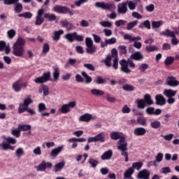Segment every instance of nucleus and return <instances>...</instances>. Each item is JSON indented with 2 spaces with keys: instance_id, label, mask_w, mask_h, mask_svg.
I'll return each instance as SVG.
<instances>
[{
  "instance_id": "f257e3e1",
  "label": "nucleus",
  "mask_w": 179,
  "mask_h": 179,
  "mask_svg": "<svg viewBox=\"0 0 179 179\" xmlns=\"http://www.w3.org/2000/svg\"><path fill=\"white\" fill-rule=\"evenodd\" d=\"M96 8H100L103 9V10H109L111 12L110 14L107 15V17L110 19L111 20H114L117 19V13H115L116 6L113 2H108L105 3L103 1H98L95 3Z\"/></svg>"
},
{
  "instance_id": "f03ea898",
  "label": "nucleus",
  "mask_w": 179,
  "mask_h": 179,
  "mask_svg": "<svg viewBox=\"0 0 179 179\" xmlns=\"http://www.w3.org/2000/svg\"><path fill=\"white\" fill-rule=\"evenodd\" d=\"M26 39L18 37L13 45V54L15 57H23L24 55V45Z\"/></svg>"
},
{
  "instance_id": "7ed1b4c3",
  "label": "nucleus",
  "mask_w": 179,
  "mask_h": 179,
  "mask_svg": "<svg viewBox=\"0 0 179 179\" xmlns=\"http://www.w3.org/2000/svg\"><path fill=\"white\" fill-rule=\"evenodd\" d=\"M120 65L121 66L120 71L121 72H123L124 73H131L132 71H131L130 68H132V69H135L136 67V65L135 63H134V61L131 59L125 60V59H122L119 62ZM129 66V67L128 66Z\"/></svg>"
},
{
  "instance_id": "20e7f679",
  "label": "nucleus",
  "mask_w": 179,
  "mask_h": 179,
  "mask_svg": "<svg viewBox=\"0 0 179 179\" xmlns=\"http://www.w3.org/2000/svg\"><path fill=\"white\" fill-rule=\"evenodd\" d=\"M85 45L87 47V54H94V52L97 51V48L96 45H93V40H92V38L87 37L85 38Z\"/></svg>"
},
{
  "instance_id": "39448f33",
  "label": "nucleus",
  "mask_w": 179,
  "mask_h": 179,
  "mask_svg": "<svg viewBox=\"0 0 179 179\" xmlns=\"http://www.w3.org/2000/svg\"><path fill=\"white\" fill-rule=\"evenodd\" d=\"M48 80H51V72L50 71L45 72L41 76L37 77L34 79V82L39 85H43V83H45Z\"/></svg>"
},
{
  "instance_id": "423d86ee",
  "label": "nucleus",
  "mask_w": 179,
  "mask_h": 179,
  "mask_svg": "<svg viewBox=\"0 0 179 179\" xmlns=\"http://www.w3.org/2000/svg\"><path fill=\"white\" fill-rule=\"evenodd\" d=\"M76 106V101H73L69 103L63 104L62 107L59 109V111L62 114H68L71 111V108H75Z\"/></svg>"
},
{
  "instance_id": "0eeeda50",
  "label": "nucleus",
  "mask_w": 179,
  "mask_h": 179,
  "mask_svg": "<svg viewBox=\"0 0 179 179\" xmlns=\"http://www.w3.org/2000/svg\"><path fill=\"white\" fill-rule=\"evenodd\" d=\"M45 12V10H44V8H41L38 10L35 21L36 26H41V24L44 23V17H43V15H44Z\"/></svg>"
},
{
  "instance_id": "6e6552de",
  "label": "nucleus",
  "mask_w": 179,
  "mask_h": 179,
  "mask_svg": "<svg viewBox=\"0 0 179 179\" xmlns=\"http://www.w3.org/2000/svg\"><path fill=\"white\" fill-rule=\"evenodd\" d=\"M118 150H128V142L125 140V136L120 138L117 143Z\"/></svg>"
},
{
  "instance_id": "1a4fd4ad",
  "label": "nucleus",
  "mask_w": 179,
  "mask_h": 179,
  "mask_svg": "<svg viewBox=\"0 0 179 179\" xmlns=\"http://www.w3.org/2000/svg\"><path fill=\"white\" fill-rule=\"evenodd\" d=\"M52 164L51 162H45L43 161L38 166H36L37 171H45L46 169H51Z\"/></svg>"
},
{
  "instance_id": "9d476101",
  "label": "nucleus",
  "mask_w": 179,
  "mask_h": 179,
  "mask_svg": "<svg viewBox=\"0 0 179 179\" xmlns=\"http://www.w3.org/2000/svg\"><path fill=\"white\" fill-rule=\"evenodd\" d=\"M111 54L110 57L113 59V67L114 69H118V52L117 49H112Z\"/></svg>"
},
{
  "instance_id": "9b49d317",
  "label": "nucleus",
  "mask_w": 179,
  "mask_h": 179,
  "mask_svg": "<svg viewBox=\"0 0 179 179\" xmlns=\"http://www.w3.org/2000/svg\"><path fill=\"white\" fill-rule=\"evenodd\" d=\"M92 120H96V117L92 115L90 113H85L78 118L80 122H90Z\"/></svg>"
},
{
  "instance_id": "f8f14e48",
  "label": "nucleus",
  "mask_w": 179,
  "mask_h": 179,
  "mask_svg": "<svg viewBox=\"0 0 179 179\" xmlns=\"http://www.w3.org/2000/svg\"><path fill=\"white\" fill-rule=\"evenodd\" d=\"M69 10V8L66 6H62L59 5H56L53 7V11L56 12L57 13H60L62 15H64Z\"/></svg>"
},
{
  "instance_id": "ddd939ff",
  "label": "nucleus",
  "mask_w": 179,
  "mask_h": 179,
  "mask_svg": "<svg viewBox=\"0 0 179 179\" xmlns=\"http://www.w3.org/2000/svg\"><path fill=\"white\" fill-rule=\"evenodd\" d=\"M127 12L128 7L126 2L120 3L117 5V13L119 15H125Z\"/></svg>"
},
{
  "instance_id": "4468645a",
  "label": "nucleus",
  "mask_w": 179,
  "mask_h": 179,
  "mask_svg": "<svg viewBox=\"0 0 179 179\" xmlns=\"http://www.w3.org/2000/svg\"><path fill=\"white\" fill-rule=\"evenodd\" d=\"M166 85H168V86H171V87H176L178 86L179 81L177 80L175 77L169 76L166 78Z\"/></svg>"
},
{
  "instance_id": "2eb2a0df",
  "label": "nucleus",
  "mask_w": 179,
  "mask_h": 179,
  "mask_svg": "<svg viewBox=\"0 0 179 179\" xmlns=\"http://www.w3.org/2000/svg\"><path fill=\"white\" fill-rule=\"evenodd\" d=\"M117 43V38L115 37L110 38L109 39L106 38L104 42H101V48H104L107 45H111Z\"/></svg>"
},
{
  "instance_id": "dca6fc26",
  "label": "nucleus",
  "mask_w": 179,
  "mask_h": 179,
  "mask_svg": "<svg viewBox=\"0 0 179 179\" xmlns=\"http://www.w3.org/2000/svg\"><path fill=\"white\" fill-rule=\"evenodd\" d=\"M150 177V172L148 169H143L138 172L137 178L138 179H149Z\"/></svg>"
},
{
  "instance_id": "f3484780",
  "label": "nucleus",
  "mask_w": 179,
  "mask_h": 179,
  "mask_svg": "<svg viewBox=\"0 0 179 179\" xmlns=\"http://www.w3.org/2000/svg\"><path fill=\"white\" fill-rule=\"evenodd\" d=\"M145 111L149 115H160L162 114V109L155 110L153 107L148 108Z\"/></svg>"
},
{
  "instance_id": "a211bd4d",
  "label": "nucleus",
  "mask_w": 179,
  "mask_h": 179,
  "mask_svg": "<svg viewBox=\"0 0 179 179\" xmlns=\"http://www.w3.org/2000/svg\"><path fill=\"white\" fill-rule=\"evenodd\" d=\"M143 58V54L140 51L135 52L130 56V59H134V61H142Z\"/></svg>"
},
{
  "instance_id": "6ab92c4d",
  "label": "nucleus",
  "mask_w": 179,
  "mask_h": 179,
  "mask_svg": "<svg viewBox=\"0 0 179 179\" xmlns=\"http://www.w3.org/2000/svg\"><path fill=\"white\" fill-rule=\"evenodd\" d=\"M134 134L136 136H143L146 134V129L143 127H136L134 129Z\"/></svg>"
},
{
  "instance_id": "aec40b11",
  "label": "nucleus",
  "mask_w": 179,
  "mask_h": 179,
  "mask_svg": "<svg viewBox=\"0 0 179 179\" xmlns=\"http://www.w3.org/2000/svg\"><path fill=\"white\" fill-rule=\"evenodd\" d=\"M155 100L157 106H164V104H166V98L162 94L156 95Z\"/></svg>"
},
{
  "instance_id": "412c9836",
  "label": "nucleus",
  "mask_w": 179,
  "mask_h": 179,
  "mask_svg": "<svg viewBox=\"0 0 179 179\" xmlns=\"http://www.w3.org/2000/svg\"><path fill=\"white\" fill-rule=\"evenodd\" d=\"M62 149H64V145L59 146L57 148L53 149L50 152L51 157H57L62 152Z\"/></svg>"
},
{
  "instance_id": "4be33fe9",
  "label": "nucleus",
  "mask_w": 179,
  "mask_h": 179,
  "mask_svg": "<svg viewBox=\"0 0 179 179\" xmlns=\"http://www.w3.org/2000/svg\"><path fill=\"white\" fill-rule=\"evenodd\" d=\"M13 89L14 92H16V93H18V92H20V90H22V80H18L15 83H13Z\"/></svg>"
},
{
  "instance_id": "5701e85b",
  "label": "nucleus",
  "mask_w": 179,
  "mask_h": 179,
  "mask_svg": "<svg viewBox=\"0 0 179 179\" xmlns=\"http://www.w3.org/2000/svg\"><path fill=\"white\" fill-rule=\"evenodd\" d=\"M113 157V150H108V151L105 152L101 156V160H110Z\"/></svg>"
},
{
  "instance_id": "b1692460",
  "label": "nucleus",
  "mask_w": 179,
  "mask_h": 179,
  "mask_svg": "<svg viewBox=\"0 0 179 179\" xmlns=\"http://www.w3.org/2000/svg\"><path fill=\"white\" fill-rule=\"evenodd\" d=\"M164 94L166 96V97L170 98V97H174L176 94H177V90H166L165 89L164 90Z\"/></svg>"
},
{
  "instance_id": "393cba45",
  "label": "nucleus",
  "mask_w": 179,
  "mask_h": 179,
  "mask_svg": "<svg viewBox=\"0 0 179 179\" xmlns=\"http://www.w3.org/2000/svg\"><path fill=\"white\" fill-rule=\"evenodd\" d=\"M62 34H64V30L59 29V31H55L52 37L53 41H59Z\"/></svg>"
},
{
  "instance_id": "a878e982",
  "label": "nucleus",
  "mask_w": 179,
  "mask_h": 179,
  "mask_svg": "<svg viewBox=\"0 0 179 179\" xmlns=\"http://www.w3.org/2000/svg\"><path fill=\"white\" fill-rule=\"evenodd\" d=\"M53 82H57L60 75L59 68L57 66H53Z\"/></svg>"
},
{
  "instance_id": "bb28decb",
  "label": "nucleus",
  "mask_w": 179,
  "mask_h": 179,
  "mask_svg": "<svg viewBox=\"0 0 179 179\" xmlns=\"http://www.w3.org/2000/svg\"><path fill=\"white\" fill-rule=\"evenodd\" d=\"M160 36H165L166 37H175L176 32L170 31V29H166L165 31H162Z\"/></svg>"
},
{
  "instance_id": "cd10ccee",
  "label": "nucleus",
  "mask_w": 179,
  "mask_h": 179,
  "mask_svg": "<svg viewBox=\"0 0 179 179\" xmlns=\"http://www.w3.org/2000/svg\"><path fill=\"white\" fill-rule=\"evenodd\" d=\"M65 167V162L62 161L55 165V173H58L61 171Z\"/></svg>"
},
{
  "instance_id": "c85d7f7f",
  "label": "nucleus",
  "mask_w": 179,
  "mask_h": 179,
  "mask_svg": "<svg viewBox=\"0 0 179 179\" xmlns=\"http://www.w3.org/2000/svg\"><path fill=\"white\" fill-rule=\"evenodd\" d=\"M39 93H43L44 97L50 94L48 87L47 85H42L38 90Z\"/></svg>"
},
{
  "instance_id": "c756f323",
  "label": "nucleus",
  "mask_w": 179,
  "mask_h": 179,
  "mask_svg": "<svg viewBox=\"0 0 179 179\" xmlns=\"http://www.w3.org/2000/svg\"><path fill=\"white\" fill-rule=\"evenodd\" d=\"M91 93L93 94V96H104V91L99 89H92L91 90Z\"/></svg>"
},
{
  "instance_id": "7c9ffc66",
  "label": "nucleus",
  "mask_w": 179,
  "mask_h": 179,
  "mask_svg": "<svg viewBox=\"0 0 179 179\" xmlns=\"http://www.w3.org/2000/svg\"><path fill=\"white\" fill-rule=\"evenodd\" d=\"M127 5L128 6V8L130 10H135L136 9V6H138V3L136 2H134L133 1H127L125 2Z\"/></svg>"
},
{
  "instance_id": "2f4dec72",
  "label": "nucleus",
  "mask_w": 179,
  "mask_h": 179,
  "mask_svg": "<svg viewBox=\"0 0 179 179\" xmlns=\"http://www.w3.org/2000/svg\"><path fill=\"white\" fill-rule=\"evenodd\" d=\"M144 27H145V29H148V30H150V21H149V20H145L143 22H141L138 25L139 29H143Z\"/></svg>"
},
{
  "instance_id": "473e14b6",
  "label": "nucleus",
  "mask_w": 179,
  "mask_h": 179,
  "mask_svg": "<svg viewBox=\"0 0 179 179\" xmlns=\"http://www.w3.org/2000/svg\"><path fill=\"white\" fill-rule=\"evenodd\" d=\"M110 138L113 141H117L118 139H121V138H124V136H121V133L117 131H112L110 133Z\"/></svg>"
},
{
  "instance_id": "72a5a7b5",
  "label": "nucleus",
  "mask_w": 179,
  "mask_h": 179,
  "mask_svg": "<svg viewBox=\"0 0 179 179\" xmlns=\"http://www.w3.org/2000/svg\"><path fill=\"white\" fill-rule=\"evenodd\" d=\"M45 19H48L49 22H54V20H57V15L55 14H51L50 13H47L44 14Z\"/></svg>"
},
{
  "instance_id": "f704fd0d",
  "label": "nucleus",
  "mask_w": 179,
  "mask_h": 179,
  "mask_svg": "<svg viewBox=\"0 0 179 179\" xmlns=\"http://www.w3.org/2000/svg\"><path fill=\"white\" fill-rule=\"evenodd\" d=\"M163 20H159V21H152V27L154 30H156V29H159V27H161V26H163Z\"/></svg>"
},
{
  "instance_id": "c9c22d12",
  "label": "nucleus",
  "mask_w": 179,
  "mask_h": 179,
  "mask_svg": "<svg viewBox=\"0 0 179 179\" xmlns=\"http://www.w3.org/2000/svg\"><path fill=\"white\" fill-rule=\"evenodd\" d=\"M148 69H149V64L146 63L141 64L138 67V71L141 72V73H145Z\"/></svg>"
},
{
  "instance_id": "e433bc0d",
  "label": "nucleus",
  "mask_w": 179,
  "mask_h": 179,
  "mask_svg": "<svg viewBox=\"0 0 179 179\" xmlns=\"http://www.w3.org/2000/svg\"><path fill=\"white\" fill-rule=\"evenodd\" d=\"M134 168H129L124 173V178H131V176L134 174Z\"/></svg>"
},
{
  "instance_id": "4c0bfd02",
  "label": "nucleus",
  "mask_w": 179,
  "mask_h": 179,
  "mask_svg": "<svg viewBox=\"0 0 179 179\" xmlns=\"http://www.w3.org/2000/svg\"><path fill=\"white\" fill-rule=\"evenodd\" d=\"M136 103H137L138 108H141V110H143V108L146 107V103L144 99H137Z\"/></svg>"
},
{
  "instance_id": "58836bf2",
  "label": "nucleus",
  "mask_w": 179,
  "mask_h": 179,
  "mask_svg": "<svg viewBox=\"0 0 179 179\" xmlns=\"http://www.w3.org/2000/svg\"><path fill=\"white\" fill-rule=\"evenodd\" d=\"M29 108V106L26 104L20 103L19 108H18V113L19 114H22V113H24V111H27V109Z\"/></svg>"
},
{
  "instance_id": "ea45409f",
  "label": "nucleus",
  "mask_w": 179,
  "mask_h": 179,
  "mask_svg": "<svg viewBox=\"0 0 179 179\" xmlns=\"http://www.w3.org/2000/svg\"><path fill=\"white\" fill-rule=\"evenodd\" d=\"M143 166V162H134L131 168L133 169V170L134 169L141 170V169H142Z\"/></svg>"
},
{
  "instance_id": "a19ab883",
  "label": "nucleus",
  "mask_w": 179,
  "mask_h": 179,
  "mask_svg": "<svg viewBox=\"0 0 179 179\" xmlns=\"http://www.w3.org/2000/svg\"><path fill=\"white\" fill-rule=\"evenodd\" d=\"M113 61V64H114V59L113 58V57H111V55H108L107 57H106V59H104L103 61V62H104V64H105V65L106 66H108V67H110V66H111V61Z\"/></svg>"
},
{
  "instance_id": "79ce46f5",
  "label": "nucleus",
  "mask_w": 179,
  "mask_h": 179,
  "mask_svg": "<svg viewBox=\"0 0 179 179\" xmlns=\"http://www.w3.org/2000/svg\"><path fill=\"white\" fill-rule=\"evenodd\" d=\"M143 100H144L145 104H148V106H152V104H153V100H152V97L148 94H147L144 96Z\"/></svg>"
},
{
  "instance_id": "37998d69",
  "label": "nucleus",
  "mask_w": 179,
  "mask_h": 179,
  "mask_svg": "<svg viewBox=\"0 0 179 179\" xmlns=\"http://www.w3.org/2000/svg\"><path fill=\"white\" fill-rule=\"evenodd\" d=\"M145 50L147 52H153L154 51H158L159 48L156 45H147Z\"/></svg>"
},
{
  "instance_id": "c03bdc74",
  "label": "nucleus",
  "mask_w": 179,
  "mask_h": 179,
  "mask_svg": "<svg viewBox=\"0 0 179 179\" xmlns=\"http://www.w3.org/2000/svg\"><path fill=\"white\" fill-rule=\"evenodd\" d=\"M138 20H134V21L127 23V30H132V29H134V27H135L136 26H138Z\"/></svg>"
},
{
  "instance_id": "a18cd8bd",
  "label": "nucleus",
  "mask_w": 179,
  "mask_h": 179,
  "mask_svg": "<svg viewBox=\"0 0 179 179\" xmlns=\"http://www.w3.org/2000/svg\"><path fill=\"white\" fill-rule=\"evenodd\" d=\"M150 127L153 129H158V128L162 127V123H160V122L158 120H155L150 123Z\"/></svg>"
},
{
  "instance_id": "49530a36",
  "label": "nucleus",
  "mask_w": 179,
  "mask_h": 179,
  "mask_svg": "<svg viewBox=\"0 0 179 179\" xmlns=\"http://www.w3.org/2000/svg\"><path fill=\"white\" fill-rule=\"evenodd\" d=\"M18 128L20 132H22V131H30V129H31V126L29 124H20Z\"/></svg>"
},
{
  "instance_id": "de8ad7c7",
  "label": "nucleus",
  "mask_w": 179,
  "mask_h": 179,
  "mask_svg": "<svg viewBox=\"0 0 179 179\" xmlns=\"http://www.w3.org/2000/svg\"><path fill=\"white\" fill-rule=\"evenodd\" d=\"M122 89L125 92H134L135 90V87L129 84H126L122 86Z\"/></svg>"
},
{
  "instance_id": "09e8293b",
  "label": "nucleus",
  "mask_w": 179,
  "mask_h": 179,
  "mask_svg": "<svg viewBox=\"0 0 179 179\" xmlns=\"http://www.w3.org/2000/svg\"><path fill=\"white\" fill-rule=\"evenodd\" d=\"M161 138H163L164 141H166L167 142H170L171 141L173 140V138H174V134H169L166 135H160Z\"/></svg>"
},
{
  "instance_id": "8fccbe9b",
  "label": "nucleus",
  "mask_w": 179,
  "mask_h": 179,
  "mask_svg": "<svg viewBox=\"0 0 179 179\" xmlns=\"http://www.w3.org/2000/svg\"><path fill=\"white\" fill-rule=\"evenodd\" d=\"M76 64V60L75 59H69L67 63L64 65L65 69H68L69 66H73Z\"/></svg>"
},
{
  "instance_id": "3c124183",
  "label": "nucleus",
  "mask_w": 179,
  "mask_h": 179,
  "mask_svg": "<svg viewBox=\"0 0 179 179\" xmlns=\"http://www.w3.org/2000/svg\"><path fill=\"white\" fill-rule=\"evenodd\" d=\"M89 164H90L91 167L93 169H95V167H97V164H99V161L94 159V158H90L88 160Z\"/></svg>"
},
{
  "instance_id": "603ef678",
  "label": "nucleus",
  "mask_w": 179,
  "mask_h": 179,
  "mask_svg": "<svg viewBox=\"0 0 179 179\" xmlns=\"http://www.w3.org/2000/svg\"><path fill=\"white\" fill-rule=\"evenodd\" d=\"M75 32L71 33V34H67L65 36V38L68 40L70 43H73L75 41Z\"/></svg>"
},
{
  "instance_id": "864d4df0",
  "label": "nucleus",
  "mask_w": 179,
  "mask_h": 179,
  "mask_svg": "<svg viewBox=\"0 0 179 179\" xmlns=\"http://www.w3.org/2000/svg\"><path fill=\"white\" fill-rule=\"evenodd\" d=\"M96 142H106V138H104V133H99L95 136Z\"/></svg>"
},
{
  "instance_id": "5fc2aeb1",
  "label": "nucleus",
  "mask_w": 179,
  "mask_h": 179,
  "mask_svg": "<svg viewBox=\"0 0 179 179\" xmlns=\"http://www.w3.org/2000/svg\"><path fill=\"white\" fill-rule=\"evenodd\" d=\"M7 36L10 40L13 39L15 38V36H16V31L13 29L8 30L7 31Z\"/></svg>"
},
{
  "instance_id": "6e6d98bb",
  "label": "nucleus",
  "mask_w": 179,
  "mask_h": 179,
  "mask_svg": "<svg viewBox=\"0 0 179 179\" xmlns=\"http://www.w3.org/2000/svg\"><path fill=\"white\" fill-rule=\"evenodd\" d=\"M99 24L102 27L111 28L113 27V23L110 21H102L99 22Z\"/></svg>"
},
{
  "instance_id": "4d7b16f0",
  "label": "nucleus",
  "mask_w": 179,
  "mask_h": 179,
  "mask_svg": "<svg viewBox=\"0 0 179 179\" xmlns=\"http://www.w3.org/2000/svg\"><path fill=\"white\" fill-rule=\"evenodd\" d=\"M81 75L83 76V78H85V80H86V83L89 84V83H92V77H90L89 75H87V73L85 71H83L81 73Z\"/></svg>"
},
{
  "instance_id": "13d9d810",
  "label": "nucleus",
  "mask_w": 179,
  "mask_h": 179,
  "mask_svg": "<svg viewBox=\"0 0 179 179\" xmlns=\"http://www.w3.org/2000/svg\"><path fill=\"white\" fill-rule=\"evenodd\" d=\"M3 139L7 141V142L9 143V145H15L16 143V140L15 138L13 137H6V136H3Z\"/></svg>"
},
{
  "instance_id": "bf43d9fd",
  "label": "nucleus",
  "mask_w": 179,
  "mask_h": 179,
  "mask_svg": "<svg viewBox=\"0 0 179 179\" xmlns=\"http://www.w3.org/2000/svg\"><path fill=\"white\" fill-rule=\"evenodd\" d=\"M0 146L3 148V150H8V149H10V150H14V148L10 146V144H9L8 143H2L1 144H0Z\"/></svg>"
},
{
  "instance_id": "052dcab7",
  "label": "nucleus",
  "mask_w": 179,
  "mask_h": 179,
  "mask_svg": "<svg viewBox=\"0 0 179 179\" xmlns=\"http://www.w3.org/2000/svg\"><path fill=\"white\" fill-rule=\"evenodd\" d=\"M14 10L16 13H20V12H22V10H23V5H22V3H16Z\"/></svg>"
},
{
  "instance_id": "680f3d73",
  "label": "nucleus",
  "mask_w": 179,
  "mask_h": 179,
  "mask_svg": "<svg viewBox=\"0 0 179 179\" xmlns=\"http://www.w3.org/2000/svg\"><path fill=\"white\" fill-rule=\"evenodd\" d=\"M69 142H79V143H83L86 142V138H71L69 139Z\"/></svg>"
},
{
  "instance_id": "e2e57ef3",
  "label": "nucleus",
  "mask_w": 179,
  "mask_h": 179,
  "mask_svg": "<svg viewBox=\"0 0 179 179\" xmlns=\"http://www.w3.org/2000/svg\"><path fill=\"white\" fill-rule=\"evenodd\" d=\"M126 24H127V20H119L115 22V25L116 27L124 26Z\"/></svg>"
},
{
  "instance_id": "0e129e2a",
  "label": "nucleus",
  "mask_w": 179,
  "mask_h": 179,
  "mask_svg": "<svg viewBox=\"0 0 179 179\" xmlns=\"http://www.w3.org/2000/svg\"><path fill=\"white\" fill-rule=\"evenodd\" d=\"M173 62H174V57H168L164 61V64L166 66H169V65H171Z\"/></svg>"
},
{
  "instance_id": "69168bd1",
  "label": "nucleus",
  "mask_w": 179,
  "mask_h": 179,
  "mask_svg": "<svg viewBox=\"0 0 179 179\" xmlns=\"http://www.w3.org/2000/svg\"><path fill=\"white\" fill-rule=\"evenodd\" d=\"M11 134L13 136H15V138H19V136H20V129H19V127L13 129L11 130Z\"/></svg>"
},
{
  "instance_id": "338daca9",
  "label": "nucleus",
  "mask_w": 179,
  "mask_h": 179,
  "mask_svg": "<svg viewBox=\"0 0 179 179\" xmlns=\"http://www.w3.org/2000/svg\"><path fill=\"white\" fill-rule=\"evenodd\" d=\"M38 110L39 113H43V111H45V110H47V106H45V103H39L38 106Z\"/></svg>"
},
{
  "instance_id": "774afa93",
  "label": "nucleus",
  "mask_w": 179,
  "mask_h": 179,
  "mask_svg": "<svg viewBox=\"0 0 179 179\" xmlns=\"http://www.w3.org/2000/svg\"><path fill=\"white\" fill-rule=\"evenodd\" d=\"M49 51H50V44H48V43H45L43 45L42 52H43V54H47V52H48Z\"/></svg>"
}]
</instances>
